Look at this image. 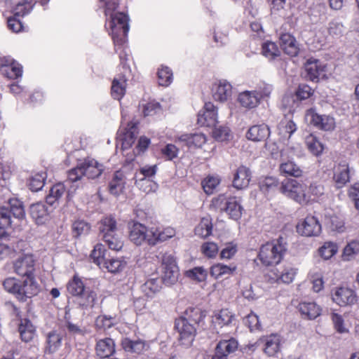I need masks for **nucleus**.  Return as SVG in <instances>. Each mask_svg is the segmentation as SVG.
<instances>
[{
    "instance_id": "nucleus-21",
    "label": "nucleus",
    "mask_w": 359,
    "mask_h": 359,
    "mask_svg": "<svg viewBox=\"0 0 359 359\" xmlns=\"http://www.w3.org/2000/svg\"><path fill=\"white\" fill-rule=\"evenodd\" d=\"M355 298L353 290L344 287L337 288L332 294L333 301L341 306L353 304Z\"/></svg>"
},
{
    "instance_id": "nucleus-47",
    "label": "nucleus",
    "mask_w": 359,
    "mask_h": 359,
    "mask_svg": "<svg viewBox=\"0 0 359 359\" xmlns=\"http://www.w3.org/2000/svg\"><path fill=\"white\" fill-rule=\"evenodd\" d=\"M123 177V175L121 172L117 171L115 172L113 179L109 184V190L111 194L118 196L122 192L125 184Z\"/></svg>"
},
{
    "instance_id": "nucleus-30",
    "label": "nucleus",
    "mask_w": 359,
    "mask_h": 359,
    "mask_svg": "<svg viewBox=\"0 0 359 359\" xmlns=\"http://www.w3.org/2000/svg\"><path fill=\"white\" fill-rule=\"evenodd\" d=\"M238 102L241 107L248 109L257 107L260 103L258 95L254 90H245L239 93Z\"/></svg>"
},
{
    "instance_id": "nucleus-34",
    "label": "nucleus",
    "mask_w": 359,
    "mask_h": 359,
    "mask_svg": "<svg viewBox=\"0 0 359 359\" xmlns=\"http://www.w3.org/2000/svg\"><path fill=\"white\" fill-rule=\"evenodd\" d=\"M121 345L123 348L132 353L141 354L146 350V343L142 339L132 340L125 338L122 340Z\"/></svg>"
},
{
    "instance_id": "nucleus-10",
    "label": "nucleus",
    "mask_w": 359,
    "mask_h": 359,
    "mask_svg": "<svg viewBox=\"0 0 359 359\" xmlns=\"http://www.w3.org/2000/svg\"><path fill=\"white\" fill-rule=\"evenodd\" d=\"M138 122L130 121L127 123V126L123 127V121L119 133L120 141H121V149L125 151L129 149L135 142L138 133Z\"/></svg>"
},
{
    "instance_id": "nucleus-35",
    "label": "nucleus",
    "mask_w": 359,
    "mask_h": 359,
    "mask_svg": "<svg viewBox=\"0 0 359 359\" xmlns=\"http://www.w3.org/2000/svg\"><path fill=\"white\" fill-rule=\"evenodd\" d=\"M325 225L332 231L342 233L346 230L344 219L341 215H325Z\"/></svg>"
},
{
    "instance_id": "nucleus-15",
    "label": "nucleus",
    "mask_w": 359,
    "mask_h": 359,
    "mask_svg": "<svg viewBox=\"0 0 359 359\" xmlns=\"http://www.w3.org/2000/svg\"><path fill=\"white\" fill-rule=\"evenodd\" d=\"M297 232L305 236H317L321 232V225L314 216H307L297 226Z\"/></svg>"
},
{
    "instance_id": "nucleus-40",
    "label": "nucleus",
    "mask_w": 359,
    "mask_h": 359,
    "mask_svg": "<svg viewBox=\"0 0 359 359\" xmlns=\"http://www.w3.org/2000/svg\"><path fill=\"white\" fill-rule=\"evenodd\" d=\"M10 213L14 218L18 219H22L25 217V210L23 203L18 198H11L8 201L7 205Z\"/></svg>"
},
{
    "instance_id": "nucleus-2",
    "label": "nucleus",
    "mask_w": 359,
    "mask_h": 359,
    "mask_svg": "<svg viewBox=\"0 0 359 359\" xmlns=\"http://www.w3.org/2000/svg\"><path fill=\"white\" fill-rule=\"evenodd\" d=\"M104 170V165L91 157L79 160L75 168L68 171V181L76 182L81 180L83 176L88 179L99 177Z\"/></svg>"
},
{
    "instance_id": "nucleus-28",
    "label": "nucleus",
    "mask_w": 359,
    "mask_h": 359,
    "mask_svg": "<svg viewBox=\"0 0 359 359\" xmlns=\"http://www.w3.org/2000/svg\"><path fill=\"white\" fill-rule=\"evenodd\" d=\"M150 245H155L159 242H163L175 235V230L171 227L165 229L151 228Z\"/></svg>"
},
{
    "instance_id": "nucleus-33",
    "label": "nucleus",
    "mask_w": 359,
    "mask_h": 359,
    "mask_svg": "<svg viewBox=\"0 0 359 359\" xmlns=\"http://www.w3.org/2000/svg\"><path fill=\"white\" fill-rule=\"evenodd\" d=\"M298 310L302 316L309 320L315 319L320 315L321 309L315 302H301Z\"/></svg>"
},
{
    "instance_id": "nucleus-52",
    "label": "nucleus",
    "mask_w": 359,
    "mask_h": 359,
    "mask_svg": "<svg viewBox=\"0 0 359 359\" xmlns=\"http://www.w3.org/2000/svg\"><path fill=\"white\" fill-rule=\"evenodd\" d=\"M47 177L46 172H40L34 174L30 177L29 187L32 191H38L41 190L45 184Z\"/></svg>"
},
{
    "instance_id": "nucleus-55",
    "label": "nucleus",
    "mask_w": 359,
    "mask_h": 359,
    "mask_svg": "<svg viewBox=\"0 0 359 359\" xmlns=\"http://www.w3.org/2000/svg\"><path fill=\"white\" fill-rule=\"evenodd\" d=\"M236 269V267H230L227 265L217 264L211 267L210 273L215 278H219L224 275H229L232 273Z\"/></svg>"
},
{
    "instance_id": "nucleus-48",
    "label": "nucleus",
    "mask_w": 359,
    "mask_h": 359,
    "mask_svg": "<svg viewBox=\"0 0 359 359\" xmlns=\"http://www.w3.org/2000/svg\"><path fill=\"white\" fill-rule=\"evenodd\" d=\"M297 128L296 124L292 121L284 119L278 125V133L283 139H289Z\"/></svg>"
},
{
    "instance_id": "nucleus-18",
    "label": "nucleus",
    "mask_w": 359,
    "mask_h": 359,
    "mask_svg": "<svg viewBox=\"0 0 359 359\" xmlns=\"http://www.w3.org/2000/svg\"><path fill=\"white\" fill-rule=\"evenodd\" d=\"M44 353L53 354L57 352L62 346V336L61 333L53 330L45 334Z\"/></svg>"
},
{
    "instance_id": "nucleus-5",
    "label": "nucleus",
    "mask_w": 359,
    "mask_h": 359,
    "mask_svg": "<svg viewBox=\"0 0 359 359\" xmlns=\"http://www.w3.org/2000/svg\"><path fill=\"white\" fill-rule=\"evenodd\" d=\"M213 205L221 211L225 212L230 219L238 220L243 214V208L236 197L226 198L219 195L212 200Z\"/></svg>"
},
{
    "instance_id": "nucleus-29",
    "label": "nucleus",
    "mask_w": 359,
    "mask_h": 359,
    "mask_svg": "<svg viewBox=\"0 0 359 359\" xmlns=\"http://www.w3.org/2000/svg\"><path fill=\"white\" fill-rule=\"evenodd\" d=\"M18 332L22 341L28 343L31 341L36 335V327L30 320L22 318L18 325Z\"/></svg>"
},
{
    "instance_id": "nucleus-14",
    "label": "nucleus",
    "mask_w": 359,
    "mask_h": 359,
    "mask_svg": "<svg viewBox=\"0 0 359 359\" xmlns=\"http://www.w3.org/2000/svg\"><path fill=\"white\" fill-rule=\"evenodd\" d=\"M306 118L316 128L324 130H331L334 128V118L329 115H320L314 110L310 109L306 113Z\"/></svg>"
},
{
    "instance_id": "nucleus-17",
    "label": "nucleus",
    "mask_w": 359,
    "mask_h": 359,
    "mask_svg": "<svg viewBox=\"0 0 359 359\" xmlns=\"http://www.w3.org/2000/svg\"><path fill=\"white\" fill-rule=\"evenodd\" d=\"M1 72L6 77L16 79L22 76V67L13 59L4 57L1 60Z\"/></svg>"
},
{
    "instance_id": "nucleus-54",
    "label": "nucleus",
    "mask_w": 359,
    "mask_h": 359,
    "mask_svg": "<svg viewBox=\"0 0 359 359\" xmlns=\"http://www.w3.org/2000/svg\"><path fill=\"white\" fill-rule=\"evenodd\" d=\"M338 251L337 243L327 241L319 249L320 256L325 259H329L332 257Z\"/></svg>"
},
{
    "instance_id": "nucleus-4",
    "label": "nucleus",
    "mask_w": 359,
    "mask_h": 359,
    "mask_svg": "<svg viewBox=\"0 0 359 359\" xmlns=\"http://www.w3.org/2000/svg\"><path fill=\"white\" fill-rule=\"evenodd\" d=\"M106 26L111 29L115 46H122L126 41L129 31L128 17L123 13H111Z\"/></svg>"
},
{
    "instance_id": "nucleus-31",
    "label": "nucleus",
    "mask_w": 359,
    "mask_h": 359,
    "mask_svg": "<svg viewBox=\"0 0 359 359\" xmlns=\"http://www.w3.org/2000/svg\"><path fill=\"white\" fill-rule=\"evenodd\" d=\"M97 301V293L88 288L83 293L77 297V304L82 309H88L94 306Z\"/></svg>"
},
{
    "instance_id": "nucleus-22",
    "label": "nucleus",
    "mask_w": 359,
    "mask_h": 359,
    "mask_svg": "<svg viewBox=\"0 0 359 359\" xmlns=\"http://www.w3.org/2000/svg\"><path fill=\"white\" fill-rule=\"evenodd\" d=\"M251 180V172L248 168L241 165L236 170L233 179V187L236 189H243L248 187Z\"/></svg>"
},
{
    "instance_id": "nucleus-63",
    "label": "nucleus",
    "mask_w": 359,
    "mask_h": 359,
    "mask_svg": "<svg viewBox=\"0 0 359 359\" xmlns=\"http://www.w3.org/2000/svg\"><path fill=\"white\" fill-rule=\"evenodd\" d=\"M114 325V318L111 316L101 315L95 320V326L98 329L107 330Z\"/></svg>"
},
{
    "instance_id": "nucleus-50",
    "label": "nucleus",
    "mask_w": 359,
    "mask_h": 359,
    "mask_svg": "<svg viewBox=\"0 0 359 359\" xmlns=\"http://www.w3.org/2000/svg\"><path fill=\"white\" fill-rule=\"evenodd\" d=\"M235 320L234 315L228 309H222L214 316V321L220 326L229 325Z\"/></svg>"
},
{
    "instance_id": "nucleus-41",
    "label": "nucleus",
    "mask_w": 359,
    "mask_h": 359,
    "mask_svg": "<svg viewBox=\"0 0 359 359\" xmlns=\"http://www.w3.org/2000/svg\"><path fill=\"white\" fill-rule=\"evenodd\" d=\"M350 179V169L348 165H339L334 171V180L338 187H341Z\"/></svg>"
},
{
    "instance_id": "nucleus-23",
    "label": "nucleus",
    "mask_w": 359,
    "mask_h": 359,
    "mask_svg": "<svg viewBox=\"0 0 359 359\" xmlns=\"http://www.w3.org/2000/svg\"><path fill=\"white\" fill-rule=\"evenodd\" d=\"M177 140L189 148H201L207 138L203 133H186L178 136Z\"/></svg>"
},
{
    "instance_id": "nucleus-64",
    "label": "nucleus",
    "mask_w": 359,
    "mask_h": 359,
    "mask_svg": "<svg viewBox=\"0 0 359 359\" xmlns=\"http://www.w3.org/2000/svg\"><path fill=\"white\" fill-rule=\"evenodd\" d=\"M327 31L332 36L339 37L344 32V25L339 20H333L328 24Z\"/></svg>"
},
{
    "instance_id": "nucleus-61",
    "label": "nucleus",
    "mask_w": 359,
    "mask_h": 359,
    "mask_svg": "<svg viewBox=\"0 0 359 359\" xmlns=\"http://www.w3.org/2000/svg\"><path fill=\"white\" fill-rule=\"evenodd\" d=\"M140 107L144 116H153L161 110L160 104L156 101H150L145 104H142Z\"/></svg>"
},
{
    "instance_id": "nucleus-45",
    "label": "nucleus",
    "mask_w": 359,
    "mask_h": 359,
    "mask_svg": "<svg viewBox=\"0 0 359 359\" xmlns=\"http://www.w3.org/2000/svg\"><path fill=\"white\" fill-rule=\"evenodd\" d=\"M67 290L73 296L78 297L83 293L88 287H86L80 278L74 276L67 284Z\"/></svg>"
},
{
    "instance_id": "nucleus-39",
    "label": "nucleus",
    "mask_w": 359,
    "mask_h": 359,
    "mask_svg": "<svg viewBox=\"0 0 359 359\" xmlns=\"http://www.w3.org/2000/svg\"><path fill=\"white\" fill-rule=\"evenodd\" d=\"M161 289V280L158 278L148 279L141 287L142 292L148 297H153Z\"/></svg>"
},
{
    "instance_id": "nucleus-56",
    "label": "nucleus",
    "mask_w": 359,
    "mask_h": 359,
    "mask_svg": "<svg viewBox=\"0 0 359 359\" xmlns=\"http://www.w3.org/2000/svg\"><path fill=\"white\" fill-rule=\"evenodd\" d=\"M90 229V225L84 220H76L72 224V232L75 237L87 235Z\"/></svg>"
},
{
    "instance_id": "nucleus-42",
    "label": "nucleus",
    "mask_w": 359,
    "mask_h": 359,
    "mask_svg": "<svg viewBox=\"0 0 359 359\" xmlns=\"http://www.w3.org/2000/svg\"><path fill=\"white\" fill-rule=\"evenodd\" d=\"M212 231V219L209 217H203L194 230L195 234L202 238H205L211 235Z\"/></svg>"
},
{
    "instance_id": "nucleus-60",
    "label": "nucleus",
    "mask_w": 359,
    "mask_h": 359,
    "mask_svg": "<svg viewBox=\"0 0 359 359\" xmlns=\"http://www.w3.org/2000/svg\"><path fill=\"white\" fill-rule=\"evenodd\" d=\"M186 316L187 320L195 325H198L204 318L205 315L203 313L197 308H189L186 311Z\"/></svg>"
},
{
    "instance_id": "nucleus-27",
    "label": "nucleus",
    "mask_w": 359,
    "mask_h": 359,
    "mask_svg": "<svg viewBox=\"0 0 359 359\" xmlns=\"http://www.w3.org/2000/svg\"><path fill=\"white\" fill-rule=\"evenodd\" d=\"M270 135V130L267 125H255L250 127L247 133L246 137L254 142L266 140Z\"/></svg>"
},
{
    "instance_id": "nucleus-9",
    "label": "nucleus",
    "mask_w": 359,
    "mask_h": 359,
    "mask_svg": "<svg viewBox=\"0 0 359 359\" xmlns=\"http://www.w3.org/2000/svg\"><path fill=\"white\" fill-rule=\"evenodd\" d=\"M175 327L179 332V340L181 344L186 346H190L196 333V325L187 318L181 317L176 320Z\"/></svg>"
},
{
    "instance_id": "nucleus-24",
    "label": "nucleus",
    "mask_w": 359,
    "mask_h": 359,
    "mask_svg": "<svg viewBox=\"0 0 359 359\" xmlns=\"http://www.w3.org/2000/svg\"><path fill=\"white\" fill-rule=\"evenodd\" d=\"M116 351L115 343L111 338H104L97 341L95 353L100 358H107L112 355Z\"/></svg>"
},
{
    "instance_id": "nucleus-16",
    "label": "nucleus",
    "mask_w": 359,
    "mask_h": 359,
    "mask_svg": "<svg viewBox=\"0 0 359 359\" xmlns=\"http://www.w3.org/2000/svg\"><path fill=\"white\" fill-rule=\"evenodd\" d=\"M157 170V166L154 165H144L140 169L139 172H137L135 176V184L140 189L142 190L145 193L151 191V188L143 187V184L147 183L151 184V181L147 180V177H152L156 175Z\"/></svg>"
},
{
    "instance_id": "nucleus-6",
    "label": "nucleus",
    "mask_w": 359,
    "mask_h": 359,
    "mask_svg": "<svg viewBox=\"0 0 359 359\" xmlns=\"http://www.w3.org/2000/svg\"><path fill=\"white\" fill-rule=\"evenodd\" d=\"M280 190L285 196L300 204L308 201L305 194L306 186L295 180L285 179L281 182Z\"/></svg>"
},
{
    "instance_id": "nucleus-8",
    "label": "nucleus",
    "mask_w": 359,
    "mask_h": 359,
    "mask_svg": "<svg viewBox=\"0 0 359 359\" xmlns=\"http://www.w3.org/2000/svg\"><path fill=\"white\" fill-rule=\"evenodd\" d=\"M162 281L166 285L177 283L180 275L179 268L175 257L169 253H165L161 258Z\"/></svg>"
},
{
    "instance_id": "nucleus-20",
    "label": "nucleus",
    "mask_w": 359,
    "mask_h": 359,
    "mask_svg": "<svg viewBox=\"0 0 359 359\" xmlns=\"http://www.w3.org/2000/svg\"><path fill=\"white\" fill-rule=\"evenodd\" d=\"M238 346V343L235 339L221 341L217 344L213 356L219 359H228V355L235 352Z\"/></svg>"
},
{
    "instance_id": "nucleus-36",
    "label": "nucleus",
    "mask_w": 359,
    "mask_h": 359,
    "mask_svg": "<svg viewBox=\"0 0 359 359\" xmlns=\"http://www.w3.org/2000/svg\"><path fill=\"white\" fill-rule=\"evenodd\" d=\"M281 339L278 334H271L264 339V353L269 356L275 355L280 350Z\"/></svg>"
},
{
    "instance_id": "nucleus-3",
    "label": "nucleus",
    "mask_w": 359,
    "mask_h": 359,
    "mask_svg": "<svg viewBox=\"0 0 359 359\" xmlns=\"http://www.w3.org/2000/svg\"><path fill=\"white\" fill-rule=\"evenodd\" d=\"M286 245L283 238L262 245L259 252V259L265 266H272L279 264L286 252Z\"/></svg>"
},
{
    "instance_id": "nucleus-38",
    "label": "nucleus",
    "mask_w": 359,
    "mask_h": 359,
    "mask_svg": "<svg viewBox=\"0 0 359 359\" xmlns=\"http://www.w3.org/2000/svg\"><path fill=\"white\" fill-rule=\"evenodd\" d=\"M126 79L124 76L115 77L111 84V95L116 100H121L126 93Z\"/></svg>"
},
{
    "instance_id": "nucleus-37",
    "label": "nucleus",
    "mask_w": 359,
    "mask_h": 359,
    "mask_svg": "<svg viewBox=\"0 0 359 359\" xmlns=\"http://www.w3.org/2000/svg\"><path fill=\"white\" fill-rule=\"evenodd\" d=\"M99 231L102 238L118 231L115 219L111 216L103 218L99 223Z\"/></svg>"
},
{
    "instance_id": "nucleus-26",
    "label": "nucleus",
    "mask_w": 359,
    "mask_h": 359,
    "mask_svg": "<svg viewBox=\"0 0 359 359\" xmlns=\"http://www.w3.org/2000/svg\"><path fill=\"white\" fill-rule=\"evenodd\" d=\"M280 46L284 52L292 57L297 56L299 48L296 39L289 33H284L280 36Z\"/></svg>"
},
{
    "instance_id": "nucleus-46",
    "label": "nucleus",
    "mask_w": 359,
    "mask_h": 359,
    "mask_svg": "<svg viewBox=\"0 0 359 359\" xmlns=\"http://www.w3.org/2000/svg\"><path fill=\"white\" fill-rule=\"evenodd\" d=\"M102 265L109 272L116 273L121 271L125 268L126 262L122 259L111 258L109 259H104Z\"/></svg>"
},
{
    "instance_id": "nucleus-11",
    "label": "nucleus",
    "mask_w": 359,
    "mask_h": 359,
    "mask_svg": "<svg viewBox=\"0 0 359 359\" xmlns=\"http://www.w3.org/2000/svg\"><path fill=\"white\" fill-rule=\"evenodd\" d=\"M306 77L307 79L318 82L325 76L326 66L319 60L309 58L304 65Z\"/></svg>"
},
{
    "instance_id": "nucleus-59",
    "label": "nucleus",
    "mask_w": 359,
    "mask_h": 359,
    "mask_svg": "<svg viewBox=\"0 0 359 359\" xmlns=\"http://www.w3.org/2000/svg\"><path fill=\"white\" fill-rule=\"evenodd\" d=\"M219 182L220 180L218 177L208 176L202 181L201 184L204 191L210 195L213 193Z\"/></svg>"
},
{
    "instance_id": "nucleus-13",
    "label": "nucleus",
    "mask_w": 359,
    "mask_h": 359,
    "mask_svg": "<svg viewBox=\"0 0 359 359\" xmlns=\"http://www.w3.org/2000/svg\"><path fill=\"white\" fill-rule=\"evenodd\" d=\"M198 124L201 126L215 127L217 123V109L211 102H206L198 113Z\"/></svg>"
},
{
    "instance_id": "nucleus-57",
    "label": "nucleus",
    "mask_w": 359,
    "mask_h": 359,
    "mask_svg": "<svg viewBox=\"0 0 359 359\" xmlns=\"http://www.w3.org/2000/svg\"><path fill=\"white\" fill-rule=\"evenodd\" d=\"M359 253V242L351 241L344 248L343 252V259L349 261L355 257Z\"/></svg>"
},
{
    "instance_id": "nucleus-58",
    "label": "nucleus",
    "mask_w": 359,
    "mask_h": 359,
    "mask_svg": "<svg viewBox=\"0 0 359 359\" xmlns=\"http://www.w3.org/2000/svg\"><path fill=\"white\" fill-rule=\"evenodd\" d=\"M306 145L309 151L315 156L320 155L323 151V145L316 137L310 135L307 137Z\"/></svg>"
},
{
    "instance_id": "nucleus-62",
    "label": "nucleus",
    "mask_w": 359,
    "mask_h": 359,
    "mask_svg": "<svg viewBox=\"0 0 359 359\" xmlns=\"http://www.w3.org/2000/svg\"><path fill=\"white\" fill-rule=\"evenodd\" d=\"M212 137L219 142L227 141L231 137L230 130L225 126L215 127Z\"/></svg>"
},
{
    "instance_id": "nucleus-25",
    "label": "nucleus",
    "mask_w": 359,
    "mask_h": 359,
    "mask_svg": "<svg viewBox=\"0 0 359 359\" xmlns=\"http://www.w3.org/2000/svg\"><path fill=\"white\" fill-rule=\"evenodd\" d=\"M30 215L37 224H43L49 219L50 210L43 203H36L30 206Z\"/></svg>"
},
{
    "instance_id": "nucleus-43",
    "label": "nucleus",
    "mask_w": 359,
    "mask_h": 359,
    "mask_svg": "<svg viewBox=\"0 0 359 359\" xmlns=\"http://www.w3.org/2000/svg\"><path fill=\"white\" fill-rule=\"evenodd\" d=\"M262 54L271 61L280 55V50L276 43L268 41L262 46Z\"/></svg>"
},
{
    "instance_id": "nucleus-44",
    "label": "nucleus",
    "mask_w": 359,
    "mask_h": 359,
    "mask_svg": "<svg viewBox=\"0 0 359 359\" xmlns=\"http://www.w3.org/2000/svg\"><path fill=\"white\" fill-rule=\"evenodd\" d=\"M11 214L6 206L0 208V238L6 235V229L12 224Z\"/></svg>"
},
{
    "instance_id": "nucleus-12",
    "label": "nucleus",
    "mask_w": 359,
    "mask_h": 359,
    "mask_svg": "<svg viewBox=\"0 0 359 359\" xmlns=\"http://www.w3.org/2000/svg\"><path fill=\"white\" fill-rule=\"evenodd\" d=\"M151 228L148 229L146 226L139 222H134L130 226V240L137 245H142L146 242L150 245Z\"/></svg>"
},
{
    "instance_id": "nucleus-19",
    "label": "nucleus",
    "mask_w": 359,
    "mask_h": 359,
    "mask_svg": "<svg viewBox=\"0 0 359 359\" xmlns=\"http://www.w3.org/2000/svg\"><path fill=\"white\" fill-rule=\"evenodd\" d=\"M212 93L215 100L224 102L231 96L232 86L226 81H219L212 85Z\"/></svg>"
},
{
    "instance_id": "nucleus-1",
    "label": "nucleus",
    "mask_w": 359,
    "mask_h": 359,
    "mask_svg": "<svg viewBox=\"0 0 359 359\" xmlns=\"http://www.w3.org/2000/svg\"><path fill=\"white\" fill-rule=\"evenodd\" d=\"M3 287L7 292L22 302H27L39 292L37 282L30 279L20 280L15 278H7L3 281Z\"/></svg>"
},
{
    "instance_id": "nucleus-53",
    "label": "nucleus",
    "mask_w": 359,
    "mask_h": 359,
    "mask_svg": "<svg viewBox=\"0 0 359 359\" xmlns=\"http://www.w3.org/2000/svg\"><path fill=\"white\" fill-rule=\"evenodd\" d=\"M159 85L168 86L172 81V72L168 67L162 66L158 71Z\"/></svg>"
},
{
    "instance_id": "nucleus-32",
    "label": "nucleus",
    "mask_w": 359,
    "mask_h": 359,
    "mask_svg": "<svg viewBox=\"0 0 359 359\" xmlns=\"http://www.w3.org/2000/svg\"><path fill=\"white\" fill-rule=\"evenodd\" d=\"M279 170L280 174L285 176L300 177L303 175V170L301 167L291 160L281 163Z\"/></svg>"
},
{
    "instance_id": "nucleus-51",
    "label": "nucleus",
    "mask_w": 359,
    "mask_h": 359,
    "mask_svg": "<svg viewBox=\"0 0 359 359\" xmlns=\"http://www.w3.org/2000/svg\"><path fill=\"white\" fill-rule=\"evenodd\" d=\"M103 241L107 245L109 249L115 251L121 250L123 246V243L119 236L118 232L105 236L102 238Z\"/></svg>"
},
{
    "instance_id": "nucleus-49",
    "label": "nucleus",
    "mask_w": 359,
    "mask_h": 359,
    "mask_svg": "<svg viewBox=\"0 0 359 359\" xmlns=\"http://www.w3.org/2000/svg\"><path fill=\"white\" fill-rule=\"evenodd\" d=\"M65 192V187L63 184L59 183L54 185L50 190L46 198V201L50 205H54L56 202L63 196Z\"/></svg>"
},
{
    "instance_id": "nucleus-7",
    "label": "nucleus",
    "mask_w": 359,
    "mask_h": 359,
    "mask_svg": "<svg viewBox=\"0 0 359 359\" xmlns=\"http://www.w3.org/2000/svg\"><path fill=\"white\" fill-rule=\"evenodd\" d=\"M35 264L36 259L32 254H23L14 262L13 269L18 276L36 282L34 275Z\"/></svg>"
}]
</instances>
